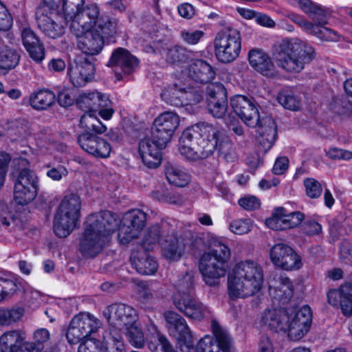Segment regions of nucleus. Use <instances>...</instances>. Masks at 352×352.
Returning a JSON list of instances; mask_svg holds the SVG:
<instances>
[{"label":"nucleus","instance_id":"29","mask_svg":"<svg viewBox=\"0 0 352 352\" xmlns=\"http://www.w3.org/2000/svg\"><path fill=\"white\" fill-rule=\"evenodd\" d=\"M287 322H288L287 314L280 309L265 310L261 318L262 324L275 332H285Z\"/></svg>","mask_w":352,"mask_h":352},{"label":"nucleus","instance_id":"62","mask_svg":"<svg viewBox=\"0 0 352 352\" xmlns=\"http://www.w3.org/2000/svg\"><path fill=\"white\" fill-rule=\"evenodd\" d=\"M287 214L284 208H278L273 212L272 217L266 220V225L272 230H281L283 224L279 225L278 221H282Z\"/></svg>","mask_w":352,"mask_h":352},{"label":"nucleus","instance_id":"41","mask_svg":"<svg viewBox=\"0 0 352 352\" xmlns=\"http://www.w3.org/2000/svg\"><path fill=\"white\" fill-rule=\"evenodd\" d=\"M329 109L336 115L349 116L352 113V103L346 96H333L329 103Z\"/></svg>","mask_w":352,"mask_h":352},{"label":"nucleus","instance_id":"7","mask_svg":"<svg viewBox=\"0 0 352 352\" xmlns=\"http://www.w3.org/2000/svg\"><path fill=\"white\" fill-rule=\"evenodd\" d=\"M14 183V200L19 205L25 206L32 201L38 192V178L35 173L28 168L12 173Z\"/></svg>","mask_w":352,"mask_h":352},{"label":"nucleus","instance_id":"32","mask_svg":"<svg viewBox=\"0 0 352 352\" xmlns=\"http://www.w3.org/2000/svg\"><path fill=\"white\" fill-rule=\"evenodd\" d=\"M173 227L166 222L155 223L148 228L144 236L143 245L146 249L151 248V246L160 245L162 238L168 234Z\"/></svg>","mask_w":352,"mask_h":352},{"label":"nucleus","instance_id":"58","mask_svg":"<svg viewBox=\"0 0 352 352\" xmlns=\"http://www.w3.org/2000/svg\"><path fill=\"white\" fill-rule=\"evenodd\" d=\"M7 135L12 142L25 138L28 135L25 126L19 121H13L7 129Z\"/></svg>","mask_w":352,"mask_h":352},{"label":"nucleus","instance_id":"15","mask_svg":"<svg viewBox=\"0 0 352 352\" xmlns=\"http://www.w3.org/2000/svg\"><path fill=\"white\" fill-rule=\"evenodd\" d=\"M212 329L216 339L209 336L201 339L198 342L199 352H230L232 339L227 331L214 320L212 322Z\"/></svg>","mask_w":352,"mask_h":352},{"label":"nucleus","instance_id":"18","mask_svg":"<svg viewBox=\"0 0 352 352\" xmlns=\"http://www.w3.org/2000/svg\"><path fill=\"white\" fill-rule=\"evenodd\" d=\"M312 323V311L308 305L299 309L290 321L287 322L288 337L292 340L301 339L310 329Z\"/></svg>","mask_w":352,"mask_h":352},{"label":"nucleus","instance_id":"8","mask_svg":"<svg viewBox=\"0 0 352 352\" xmlns=\"http://www.w3.org/2000/svg\"><path fill=\"white\" fill-rule=\"evenodd\" d=\"M38 28L52 38H56L65 33V16L56 9L46 5H39L36 11Z\"/></svg>","mask_w":352,"mask_h":352},{"label":"nucleus","instance_id":"36","mask_svg":"<svg viewBox=\"0 0 352 352\" xmlns=\"http://www.w3.org/2000/svg\"><path fill=\"white\" fill-rule=\"evenodd\" d=\"M80 126L84 129L82 133L102 134L107 130L94 112H86L81 116Z\"/></svg>","mask_w":352,"mask_h":352},{"label":"nucleus","instance_id":"35","mask_svg":"<svg viewBox=\"0 0 352 352\" xmlns=\"http://www.w3.org/2000/svg\"><path fill=\"white\" fill-rule=\"evenodd\" d=\"M300 9L307 14L316 24L324 26L327 23V12L320 6L310 0H299Z\"/></svg>","mask_w":352,"mask_h":352},{"label":"nucleus","instance_id":"2","mask_svg":"<svg viewBox=\"0 0 352 352\" xmlns=\"http://www.w3.org/2000/svg\"><path fill=\"white\" fill-rule=\"evenodd\" d=\"M219 131L207 123L186 129L179 140V151L189 160H199L213 154L218 146Z\"/></svg>","mask_w":352,"mask_h":352},{"label":"nucleus","instance_id":"17","mask_svg":"<svg viewBox=\"0 0 352 352\" xmlns=\"http://www.w3.org/2000/svg\"><path fill=\"white\" fill-rule=\"evenodd\" d=\"M231 107L234 113L249 126H257L259 113L254 98L236 95L230 100Z\"/></svg>","mask_w":352,"mask_h":352},{"label":"nucleus","instance_id":"12","mask_svg":"<svg viewBox=\"0 0 352 352\" xmlns=\"http://www.w3.org/2000/svg\"><path fill=\"white\" fill-rule=\"evenodd\" d=\"M99 14L100 9L95 3L80 6L68 16V20L71 21L72 33L79 34L82 31L91 30L99 20Z\"/></svg>","mask_w":352,"mask_h":352},{"label":"nucleus","instance_id":"27","mask_svg":"<svg viewBox=\"0 0 352 352\" xmlns=\"http://www.w3.org/2000/svg\"><path fill=\"white\" fill-rule=\"evenodd\" d=\"M248 60L250 65L264 76L272 74L274 65L270 56L263 50L254 48L249 51Z\"/></svg>","mask_w":352,"mask_h":352},{"label":"nucleus","instance_id":"60","mask_svg":"<svg viewBox=\"0 0 352 352\" xmlns=\"http://www.w3.org/2000/svg\"><path fill=\"white\" fill-rule=\"evenodd\" d=\"M304 186L307 195L311 199L319 197L322 192V185L313 178H307L304 180Z\"/></svg>","mask_w":352,"mask_h":352},{"label":"nucleus","instance_id":"50","mask_svg":"<svg viewBox=\"0 0 352 352\" xmlns=\"http://www.w3.org/2000/svg\"><path fill=\"white\" fill-rule=\"evenodd\" d=\"M85 0H59L56 5H51V9H56L60 12H63L65 19L74 14L80 6H84Z\"/></svg>","mask_w":352,"mask_h":352},{"label":"nucleus","instance_id":"37","mask_svg":"<svg viewBox=\"0 0 352 352\" xmlns=\"http://www.w3.org/2000/svg\"><path fill=\"white\" fill-rule=\"evenodd\" d=\"M193 52L186 47L175 45L167 49L166 61L172 65H179L188 62L192 58Z\"/></svg>","mask_w":352,"mask_h":352},{"label":"nucleus","instance_id":"21","mask_svg":"<svg viewBox=\"0 0 352 352\" xmlns=\"http://www.w3.org/2000/svg\"><path fill=\"white\" fill-rule=\"evenodd\" d=\"M257 141L261 152L266 153L274 144L277 135V126L271 116L259 118Z\"/></svg>","mask_w":352,"mask_h":352},{"label":"nucleus","instance_id":"13","mask_svg":"<svg viewBox=\"0 0 352 352\" xmlns=\"http://www.w3.org/2000/svg\"><path fill=\"white\" fill-rule=\"evenodd\" d=\"M172 301L177 309L193 320L201 321L208 313L207 307L192 294H174Z\"/></svg>","mask_w":352,"mask_h":352},{"label":"nucleus","instance_id":"45","mask_svg":"<svg viewBox=\"0 0 352 352\" xmlns=\"http://www.w3.org/2000/svg\"><path fill=\"white\" fill-rule=\"evenodd\" d=\"M147 138L150 139V144L160 148H165L172 136L166 130L153 122L151 128V136Z\"/></svg>","mask_w":352,"mask_h":352},{"label":"nucleus","instance_id":"55","mask_svg":"<svg viewBox=\"0 0 352 352\" xmlns=\"http://www.w3.org/2000/svg\"><path fill=\"white\" fill-rule=\"evenodd\" d=\"M342 301V314L346 316L352 314V284L345 283L340 287Z\"/></svg>","mask_w":352,"mask_h":352},{"label":"nucleus","instance_id":"28","mask_svg":"<svg viewBox=\"0 0 352 352\" xmlns=\"http://www.w3.org/2000/svg\"><path fill=\"white\" fill-rule=\"evenodd\" d=\"M160 148L150 144V139L144 138L139 142L138 152L142 162L150 168L158 167L162 162Z\"/></svg>","mask_w":352,"mask_h":352},{"label":"nucleus","instance_id":"33","mask_svg":"<svg viewBox=\"0 0 352 352\" xmlns=\"http://www.w3.org/2000/svg\"><path fill=\"white\" fill-rule=\"evenodd\" d=\"M71 322L74 326L76 327L86 338L96 333L101 325L100 320L89 314H80L76 315L72 318Z\"/></svg>","mask_w":352,"mask_h":352},{"label":"nucleus","instance_id":"9","mask_svg":"<svg viewBox=\"0 0 352 352\" xmlns=\"http://www.w3.org/2000/svg\"><path fill=\"white\" fill-rule=\"evenodd\" d=\"M147 214L140 209H132L125 212L118 230V239L122 244H127L138 238L146 226Z\"/></svg>","mask_w":352,"mask_h":352},{"label":"nucleus","instance_id":"42","mask_svg":"<svg viewBox=\"0 0 352 352\" xmlns=\"http://www.w3.org/2000/svg\"><path fill=\"white\" fill-rule=\"evenodd\" d=\"M98 92L81 93L76 98V104L82 111L86 112L96 111V102L99 100Z\"/></svg>","mask_w":352,"mask_h":352},{"label":"nucleus","instance_id":"4","mask_svg":"<svg viewBox=\"0 0 352 352\" xmlns=\"http://www.w3.org/2000/svg\"><path fill=\"white\" fill-rule=\"evenodd\" d=\"M274 49L278 65L288 72H300L315 57L314 48L298 38L283 40Z\"/></svg>","mask_w":352,"mask_h":352},{"label":"nucleus","instance_id":"54","mask_svg":"<svg viewBox=\"0 0 352 352\" xmlns=\"http://www.w3.org/2000/svg\"><path fill=\"white\" fill-rule=\"evenodd\" d=\"M20 221L12 215L8 204L0 199V228H8L10 226L17 227Z\"/></svg>","mask_w":352,"mask_h":352},{"label":"nucleus","instance_id":"46","mask_svg":"<svg viewBox=\"0 0 352 352\" xmlns=\"http://www.w3.org/2000/svg\"><path fill=\"white\" fill-rule=\"evenodd\" d=\"M97 31L103 37V41L109 40L114 36L116 33L117 22L116 19H109L108 17H101L98 21Z\"/></svg>","mask_w":352,"mask_h":352},{"label":"nucleus","instance_id":"52","mask_svg":"<svg viewBox=\"0 0 352 352\" xmlns=\"http://www.w3.org/2000/svg\"><path fill=\"white\" fill-rule=\"evenodd\" d=\"M218 146L216 151H218L220 156L228 162H232L234 160V151L232 143L227 137H224L219 132Z\"/></svg>","mask_w":352,"mask_h":352},{"label":"nucleus","instance_id":"5","mask_svg":"<svg viewBox=\"0 0 352 352\" xmlns=\"http://www.w3.org/2000/svg\"><path fill=\"white\" fill-rule=\"evenodd\" d=\"M230 255L229 248L221 241L213 239L210 242L209 251L201 256L199 263V272L208 285H219V279L226 274Z\"/></svg>","mask_w":352,"mask_h":352},{"label":"nucleus","instance_id":"26","mask_svg":"<svg viewBox=\"0 0 352 352\" xmlns=\"http://www.w3.org/2000/svg\"><path fill=\"white\" fill-rule=\"evenodd\" d=\"M188 77L199 83H208L214 79L215 69L206 61L197 59L188 65Z\"/></svg>","mask_w":352,"mask_h":352},{"label":"nucleus","instance_id":"11","mask_svg":"<svg viewBox=\"0 0 352 352\" xmlns=\"http://www.w3.org/2000/svg\"><path fill=\"white\" fill-rule=\"evenodd\" d=\"M103 314L113 330L120 331L135 324L138 314L132 307L123 303H114L107 307Z\"/></svg>","mask_w":352,"mask_h":352},{"label":"nucleus","instance_id":"61","mask_svg":"<svg viewBox=\"0 0 352 352\" xmlns=\"http://www.w3.org/2000/svg\"><path fill=\"white\" fill-rule=\"evenodd\" d=\"M282 221H278V223L283 224L281 230H286L294 228L298 226L304 219V214L300 212H294L288 213Z\"/></svg>","mask_w":352,"mask_h":352},{"label":"nucleus","instance_id":"59","mask_svg":"<svg viewBox=\"0 0 352 352\" xmlns=\"http://www.w3.org/2000/svg\"><path fill=\"white\" fill-rule=\"evenodd\" d=\"M105 344L96 339H89L80 344L78 352H107Z\"/></svg>","mask_w":352,"mask_h":352},{"label":"nucleus","instance_id":"49","mask_svg":"<svg viewBox=\"0 0 352 352\" xmlns=\"http://www.w3.org/2000/svg\"><path fill=\"white\" fill-rule=\"evenodd\" d=\"M277 100L285 109L297 111L301 106L300 98L293 92L283 91L278 94Z\"/></svg>","mask_w":352,"mask_h":352},{"label":"nucleus","instance_id":"51","mask_svg":"<svg viewBox=\"0 0 352 352\" xmlns=\"http://www.w3.org/2000/svg\"><path fill=\"white\" fill-rule=\"evenodd\" d=\"M183 89H177L176 85L168 87L163 91L161 96L167 103L175 106H184V99L182 98Z\"/></svg>","mask_w":352,"mask_h":352},{"label":"nucleus","instance_id":"53","mask_svg":"<svg viewBox=\"0 0 352 352\" xmlns=\"http://www.w3.org/2000/svg\"><path fill=\"white\" fill-rule=\"evenodd\" d=\"M177 292L175 294H191L194 289V275L192 272H186L175 283Z\"/></svg>","mask_w":352,"mask_h":352},{"label":"nucleus","instance_id":"3","mask_svg":"<svg viewBox=\"0 0 352 352\" xmlns=\"http://www.w3.org/2000/svg\"><path fill=\"white\" fill-rule=\"evenodd\" d=\"M263 282L261 266L253 261H246L236 265L228 275L229 295L234 298H247L258 292Z\"/></svg>","mask_w":352,"mask_h":352},{"label":"nucleus","instance_id":"22","mask_svg":"<svg viewBox=\"0 0 352 352\" xmlns=\"http://www.w3.org/2000/svg\"><path fill=\"white\" fill-rule=\"evenodd\" d=\"M77 38V46L83 53L96 55L100 52L104 42L103 37L94 30H84L80 34L72 33Z\"/></svg>","mask_w":352,"mask_h":352},{"label":"nucleus","instance_id":"43","mask_svg":"<svg viewBox=\"0 0 352 352\" xmlns=\"http://www.w3.org/2000/svg\"><path fill=\"white\" fill-rule=\"evenodd\" d=\"M81 207V200L78 195L71 193L65 196L58 209L66 214H73L79 217Z\"/></svg>","mask_w":352,"mask_h":352},{"label":"nucleus","instance_id":"6","mask_svg":"<svg viewBox=\"0 0 352 352\" xmlns=\"http://www.w3.org/2000/svg\"><path fill=\"white\" fill-rule=\"evenodd\" d=\"M214 54L223 63H230L239 56L241 50V38L239 31L226 28L219 32L214 40Z\"/></svg>","mask_w":352,"mask_h":352},{"label":"nucleus","instance_id":"19","mask_svg":"<svg viewBox=\"0 0 352 352\" xmlns=\"http://www.w3.org/2000/svg\"><path fill=\"white\" fill-rule=\"evenodd\" d=\"M99 134L81 133L78 135V142L87 153L96 157L106 158L109 156L111 146Z\"/></svg>","mask_w":352,"mask_h":352},{"label":"nucleus","instance_id":"14","mask_svg":"<svg viewBox=\"0 0 352 352\" xmlns=\"http://www.w3.org/2000/svg\"><path fill=\"white\" fill-rule=\"evenodd\" d=\"M95 72V66L89 58L78 56L70 60L67 67V74L70 82L75 87H82L89 82Z\"/></svg>","mask_w":352,"mask_h":352},{"label":"nucleus","instance_id":"63","mask_svg":"<svg viewBox=\"0 0 352 352\" xmlns=\"http://www.w3.org/2000/svg\"><path fill=\"white\" fill-rule=\"evenodd\" d=\"M209 112L217 118H223L227 112L228 100L223 102H212L208 103Z\"/></svg>","mask_w":352,"mask_h":352},{"label":"nucleus","instance_id":"47","mask_svg":"<svg viewBox=\"0 0 352 352\" xmlns=\"http://www.w3.org/2000/svg\"><path fill=\"white\" fill-rule=\"evenodd\" d=\"M207 104L212 102H223L228 100L227 91L221 83H212L206 89Z\"/></svg>","mask_w":352,"mask_h":352},{"label":"nucleus","instance_id":"10","mask_svg":"<svg viewBox=\"0 0 352 352\" xmlns=\"http://www.w3.org/2000/svg\"><path fill=\"white\" fill-rule=\"evenodd\" d=\"M190 236L191 232L186 231L179 234L173 228L161 239L160 247L163 256L170 261H179L185 254Z\"/></svg>","mask_w":352,"mask_h":352},{"label":"nucleus","instance_id":"40","mask_svg":"<svg viewBox=\"0 0 352 352\" xmlns=\"http://www.w3.org/2000/svg\"><path fill=\"white\" fill-rule=\"evenodd\" d=\"M153 122L173 136L179 124V118L175 113L166 111L160 114Z\"/></svg>","mask_w":352,"mask_h":352},{"label":"nucleus","instance_id":"31","mask_svg":"<svg viewBox=\"0 0 352 352\" xmlns=\"http://www.w3.org/2000/svg\"><path fill=\"white\" fill-rule=\"evenodd\" d=\"M131 261L137 272L143 275L153 274L157 269V261L144 251L133 253Z\"/></svg>","mask_w":352,"mask_h":352},{"label":"nucleus","instance_id":"16","mask_svg":"<svg viewBox=\"0 0 352 352\" xmlns=\"http://www.w3.org/2000/svg\"><path fill=\"white\" fill-rule=\"evenodd\" d=\"M272 262L277 267L285 270H294L300 268L302 263L300 256L289 245L278 243L270 250Z\"/></svg>","mask_w":352,"mask_h":352},{"label":"nucleus","instance_id":"34","mask_svg":"<svg viewBox=\"0 0 352 352\" xmlns=\"http://www.w3.org/2000/svg\"><path fill=\"white\" fill-rule=\"evenodd\" d=\"M23 340L25 337L21 331L12 330L3 333L0 336V352H13L20 349Z\"/></svg>","mask_w":352,"mask_h":352},{"label":"nucleus","instance_id":"56","mask_svg":"<svg viewBox=\"0 0 352 352\" xmlns=\"http://www.w3.org/2000/svg\"><path fill=\"white\" fill-rule=\"evenodd\" d=\"M126 329V336L129 342L136 348H141L144 346L145 340L142 331L136 324H133Z\"/></svg>","mask_w":352,"mask_h":352},{"label":"nucleus","instance_id":"20","mask_svg":"<svg viewBox=\"0 0 352 352\" xmlns=\"http://www.w3.org/2000/svg\"><path fill=\"white\" fill-rule=\"evenodd\" d=\"M288 16L292 21L303 28L307 32L318 37L322 41L337 42L339 41V34L329 28L317 25L315 23L309 22L305 20L302 16L294 13L289 14Z\"/></svg>","mask_w":352,"mask_h":352},{"label":"nucleus","instance_id":"39","mask_svg":"<svg viewBox=\"0 0 352 352\" xmlns=\"http://www.w3.org/2000/svg\"><path fill=\"white\" fill-rule=\"evenodd\" d=\"M168 181L178 187L185 186L190 181V175L178 166L168 163L165 167Z\"/></svg>","mask_w":352,"mask_h":352},{"label":"nucleus","instance_id":"24","mask_svg":"<svg viewBox=\"0 0 352 352\" xmlns=\"http://www.w3.org/2000/svg\"><path fill=\"white\" fill-rule=\"evenodd\" d=\"M21 39L30 58L41 63L45 58V47L36 34L29 27L22 28Z\"/></svg>","mask_w":352,"mask_h":352},{"label":"nucleus","instance_id":"48","mask_svg":"<svg viewBox=\"0 0 352 352\" xmlns=\"http://www.w3.org/2000/svg\"><path fill=\"white\" fill-rule=\"evenodd\" d=\"M20 56L17 52L10 48L0 51V69L10 70L14 68L19 62Z\"/></svg>","mask_w":352,"mask_h":352},{"label":"nucleus","instance_id":"44","mask_svg":"<svg viewBox=\"0 0 352 352\" xmlns=\"http://www.w3.org/2000/svg\"><path fill=\"white\" fill-rule=\"evenodd\" d=\"M148 346L152 352H176L167 338L160 332L151 336Z\"/></svg>","mask_w":352,"mask_h":352},{"label":"nucleus","instance_id":"1","mask_svg":"<svg viewBox=\"0 0 352 352\" xmlns=\"http://www.w3.org/2000/svg\"><path fill=\"white\" fill-rule=\"evenodd\" d=\"M120 219L110 211L90 214L80 241L79 250L86 258H94L100 254L109 241V236L118 228Z\"/></svg>","mask_w":352,"mask_h":352},{"label":"nucleus","instance_id":"64","mask_svg":"<svg viewBox=\"0 0 352 352\" xmlns=\"http://www.w3.org/2000/svg\"><path fill=\"white\" fill-rule=\"evenodd\" d=\"M251 226L250 219H237L230 223V229L236 234H243L250 231Z\"/></svg>","mask_w":352,"mask_h":352},{"label":"nucleus","instance_id":"38","mask_svg":"<svg viewBox=\"0 0 352 352\" xmlns=\"http://www.w3.org/2000/svg\"><path fill=\"white\" fill-rule=\"evenodd\" d=\"M56 100L55 94L49 90H40L31 94L30 103L36 110H45L52 107Z\"/></svg>","mask_w":352,"mask_h":352},{"label":"nucleus","instance_id":"30","mask_svg":"<svg viewBox=\"0 0 352 352\" xmlns=\"http://www.w3.org/2000/svg\"><path fill=\"white\" fill-rule=\"evenodd\" d=\"M78 218L58 209L54 219V231L56 235L60 238L67 236L75 228Z\"/></svg>","mask_w":352,"mask_h":352},{"label":"nucleus","instance_id":"25","mask_svg":"<svg viewBox=\"0 0 352 352\" xmlns=\"http://www.w3.org/2000/svg\"><path fill=\"white\" fill-rule=\"evenodd\" d=\"M166 327L169 333L177 340H186L192 337L186 320L179 314L169 311L164 313Z\"/></svg>","mask_w":352,"mask_h":352},{"label":"nucleus","instance_id":"23","mask_svg":"<svg viewBox=\"0 0 352 352\" xmlns=\"http://www.w3.org/2000/svg\"><path fill=\"white\" fill-rule=\"evenodd\" d=\"M139 65L138 59L127 50L118 47L116 49L108 62L107 66L120 69L126 75H129L136 70Z\"/></svg>","mask_w":352,"mask_h":352},{"label":"nucleus","instance_id":"57","mask_svg":"<svg viewBox=\"0 0 352 352\" xmlns=\"http://www.w3.org/2000/svg\"><path fill=\"white\" fill-rule=\"evenodd\" d=\"M182 98L184 105L197 104L203 100L204 91L199 87L184 89Z\"/></svg>","mask_w":352,"mask_h":352}]
</instances>
